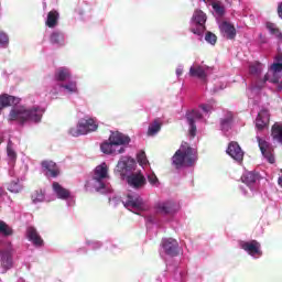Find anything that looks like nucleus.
Masks as SVG:
<instances>
[{"label": "nucleus", "mask_w": 282, "mask_h": 282, "mask_svg": "<svg viewBox=\"0 0 282 282\" xmlns=\"http://www.w3.org/2000/svg\"><path fill=\"white\" fill-rule=\"evenodd\" d=\"M139 164H147V154L144 152H140L137 156Z\"/></svg>", "instance_id": "obj_43"}, {"label": "nucleus", "mask_w": 282, "mask_h": 282, "mask_svg": "<svg viewBox=\"0 0 282 282\" xmlns=\"http://www.w3.org/2000/svg\"><path fill=\"white\" fill-rule=\"evenodd\" d=\"M182 74H184V69L176 68V76H182Z\"/></svg>", "instance_id": "obj_47"}, {"label": "nucleus", "mask_w": 282, "mask_h": 282, "mask_svg": "<svg viewBox=\"0 0 282 282\" xmlns=\"http://www.w3.org/2000/svg\"><path fill=\"white\" fill-rule=\"evenodd\" d=\"M162 248L170 257H177L180 254V243L173 238L164 239L162 241Z\"/></svg>", "instance_id": "obj_14"}, {"label": "nucleus", "mask_w": 282, "mask_h": 282, "mask_svg": "<svg viewBox=\"0 0 282 282\" xmlns=\"http://www.w3.org/2000/svg\"><path fill=\"white\" fill-rule=\"evenodd\" d=\"M100 150L101 153H105L106 155H120V153H124V148H120L118 149L117 147H115V144L112 143V141H105L100 144Z\"/></svg>", "instance_id": "obj_21"}, {"label": "nucleus", "mask_w": 282, "mask_h": 282, "mask_svg": "<svg viewBox=\"0 0 282 282\" xmlns=\"http://www.w3.org/2000/svg\"><path fill=\"white\" fill-rule=\"evenodd\" d=\"M240 248L245 250V252H248L251 257H254L257 254H261V243L257 240L251 241H241Z\"/></svg>", "instance_id": "obj_16"}, {"label": "nucleus", "mask_w": 282, "mask_h": 282, "mask_svg": "<svg viewBox=\"0 0 282 282\" xmlns=\"http://www.w3.org/2000/svg\"><path fill=\"white\" fill-rule=\"evenodd\" d=\"M205 41L210 45H215L217 43V35L215 33L208 31L205 35Z\"/></svg>", "instance_id": "obj_40"}, {"label": "nucleus", "mask_w": 282, "mask_h": 282, "mask_svg": "<svg viewBox=\"0 0 282 282\" xmlns=\"http://www.w3.org/2000/svg\"><path fill=\"white\" fill-rule=\"evenodd\" d=\"M276 39H279V41L282 43V33L280 32V34H278Z\"/></svg>", "instance_id": "obj_49"}, {"label": "nucleus", "mask_w": 282, "mask_h": 282, "mask_svg": "<svg viewBox=\"0 0 282 282\" xmlns=\"http://www.w3.org/2000/svg\"><path fill=\"white\" fill-rule=\"evenodd\" d=\"M259 180V174L254 172H247L241 176V182L249 186V188H252L254 184H257Z\"/></svg>", "instance_id": "obj_26"}, {"label": "nucleus", "mask_w": 282, "mask_h": 282, "mask_svg": "<svg viewBox=\"0 0 282 282\" xmlns=\"http://www.w3.org/2000/svg\"><path fill=\"white\" fill-rule=\"evenodd\" d=\"M72 78V72L67 67H59L55 72V80L58 83H65V80H69Z\"/></svg>", "instance_id": "obj_27"}, {"label": "nucleus", "mask_w": 282, "mask_h": 282, "mask_svg": "<svg viewBox=\"0 0 282 282\" xmlns=\"http://www.w3.org/2000/svg\"><path fill=\"white\" fill-rule=\"evenodd\" d=\"M126 208H133V210L144 212L148 210L144 199L138 195L128 194L126 200L123 202Z\"/></svg>", "instance_id": "obj_6"}, {"label": "nucleus", "mask_w": 282, "mask_h": 282, "mask_svg": "<svg viewBox=\"0 0 282 282\" xmlns=\"http://www.w3.org/2000/svg\"><path fill=\"white\" fill-rule=\"evenodd\" d=\"M64 40L65 36L63 35V33L57 31H54L50 36V42L52 43V45H58L63 43Z\"/></svg>", "instance_id": "obj_33"}, {"label": "nucleus", "mask_w": 282, "mask_h": 282, "mask_svg": "<svg viewBox=\"0 0 282 282\" xmlns=\"http://www.w3.org/2000/svg\"><path fill=\"white\" fill-rule=\"evenodd\" d=\"M278 15L282 19V1L278 4Z\"/></svg>", "instance_id": "obj_46"}, {"label": "nucleus", "mask_w": 282, "mask_h": 282, "mask_svg": "<svg viewBox=\"0 0 282 282\" xmlns=\"http://www.w3.org/2000/svg\"><path fill=\"white\" fill-rule=\"evenodd\" d=\"M127 182L132 188H143L147 186V177L141 172H135L127 176Z\"/></svg>", "instance_id": "obj_13"}, {"label": "nucleus", "mask_w": 282, "mask_h": 282, "mask_svg": "<svg viewBox=\"0 0 282 282\" xmlns=\"http://www.w3.org/2000/svg\"><path fill=\"white\" fill-rule=\"evenodd\" d=\"M26 237L29 241L35 246V248H43L45 241H43V238L34 227H28L26 229Z\"/></svg>", "instance_id": "obj_18"}, {"label": "nucleus", "mask_w": 282, "mask_h": 282, "mask_svg": "<svg viewBox=\"0 0 282 282\" xmlns=\"http://www.w3.org/2000/svg\"><path fill=\"white\" fill-rule=\"evenodd\" d=\"M154 210L159 215H173L175 213V203L167 200V202H160L154 205Z\"/></svg>", "instance_id": "obj_17"}, {"label": "nucleus", "mask_w": 282, "mask_h": 282, "mask_svg": "<svg viewBox=\"0 0 282 282\" xmlns=\"http://www.w3.org/2000/svg\"><path fill=\"white\" fill-rule=\"evenodd\" d=\"M62 89H65L68 94H78V86L76 82H69L68 84L59 85Z\"/></svg>", "instance_id": "obj_34"}, {"label": "nucleus", "mask_w": 282, "mask_h": 282, "mask_svg": "<svg viewBox=\"0 0 282 282\" xmlns=\"http://www.w3.org/2000/svg\"><path fill=\"white\" fill-rule=\"evenodd\" d=\"M0 267L2 268L1 273L6 274L8 270L14 268V260L12 258V249H6L0 251Z\"/></svg>", "instance_id": "obj_7"}, {"label": "nucleus", "mask_w": 282, "mask_h": 282, "mask_svg": "<svg viewBox=\"0 0 282 282\" xmlns=\"http://www.w3.org/2000/svg\"><path fill=\"white\" fill-rule=\"evenodd\" d=\"M162 130V122L160 119H154L153 122L148 128V135L153 137L158 135Z\"/></svg>", "instance_id": "obj_30"}, {"label": "nucleus", "mask_w": 282, "mask_h": 282, "mask_svg": "<svg viewBox=\"0 0 282 282\" xmlns=\"http://www.w3.org/2000/svg\"><path fill=\"white\" fill-rule=\"evenodd\" d=\"M31 199L33 204H39L45 199V194H43V191H35L31 195Z\"/></svg>", "instance_id": "obj_36"}, {"label": "nucleus", "mask_w": 282, "mask_h": 282, "mask_svg": "<svg viewBox=\"0 0 282 282\" xmlns=\"http://www.w3.org/2000/svg\"><path fill=\"white\" fill-rule=\"evenodd\" d=\"M261 72H263V65L260 62H256L249 66V74L251 76H261Z\"/></svg>", "instance_id": "obj_32"}, {"label": "nucleus", "mask_w": 282, "mask_h": 282, "mask_svg": "<svg viewBox=\"0 0 282 282\" xmlns=\"http://www.w3.org/2000/svg\"><path fill=\"white\" fill-rule=\"evenodd\" d=\"M10 43V37H8V34L6 32L0 31V45L6 47Z\"/></svg>", "instance_id": "obj_41"}, {"label": "nucleus", "mask_w": 282, "mask_h": 282, "mask_svg": "<svg viewBox=\"0 0 282 282\" xmlns=\"http://www.w3.org/2000/svg\"><path fill=\"white\" fill-rule=\"evenodd\" d=\"M189 76H192V78H199V80H206V78H208V74H206V68L199 65L192 66L189 68Z\"/></svg>", "instance_id": "obj_25"}, {"label": "nucleus", "mask_w": 282, "mask_h": 282, "mask_svg": "<svg viewBox=\"0 0 282 282\" xmlns=\"http://www.w3.org/2000/svg\"><path fill=\"white\" fill-rule=\"evenodd\" d=\"M257 142L267 162H269V164H274L276 159H274V148H272V144H270V142L265 141V139H262L261 137H257Z\"/></svg>", "instance_id": "obj_5"}, {"label": "nucleus", "mask_w": 282, "mask_h": 282, "mask_svg": "<svg viewBox=\"0 0 282 282\" xmlns=\"http://www.w3.org/2000/svg\"><path fill=\"white\" fill-rule=\"evenodd\" d=\"M267 30H269L270 34H273L274 36H278V34L281 36V30L276 28V24L272 22H267L265 24Z\"/></svg>", "instance_id": "obj_39"}, {"label": "nucleus", "mask_w": 282, "mask_h": 282, "mask_svg": "<svg viewBox=\"0 0 282 282\" xmlns=\"http://www.w3.org/2000/svg\"><path fill=\"white\" fill-rule=\"evenodd\" d=\"M267 80H269V83H270V80H272V78H270L269 74H265L262 79L257 77V79L254 82V88L256 89H263L265 87V82Z\"/></svg>", "instance_id": "obj_35"}, {"label": "nucleus", "mask_w": 282, "mask_h": 282, "mask_svg": "<svg viewBox=\"0 0 282 282\" xmlns=\"http://www.w3.org/2000/svg\"><path fill=\"white\" fill-rule=\"evenodd\" d=\"M282 90V86H278V91H281Z\"/></svg>", "instance_id": "obj_50"}, {"label": "nucleus", "mask_w": 282, "mask_h": 282, "mask_svg": "<svg viewBox=\"0 0 282 282\" xmlns=\"http://www.w3.org/2000/svg\"><path fill=\"white\" fill-rule=\"evenodd\" d=\"M278 186H280V188H282V176H279V178H278Z\"/></svg>", "instance_id": "obj_48"}, {"label": "nucleus", "mask_w": 282, "mask_h": 282, "mask_svg": "<svg viewBox=\"0 0 282 282\" xmlns=\"http://www.w3.org/2000/svg\"><path fill=\"white\" fill-rule=\"evenodd\" d=\"M206 13L204 11L197 9L194 11V14L192 17V23L196 28H192L191 32L193 34H196L197 36H202L204 32H206Z\"/></svg>", "instance_id": "obj_4"}, {"label": "nucleus", "mask_w": 282, "mask_h": 282, "mask_svg": "<svg viewBox=\"0 0 282 282\" xmlns=\"http://www.w3.org/2000/svg\"><path fill=\"white\" fill-rule=\"evenodd\" d=\"M109 142H112L118 149V147H124V144H129V142H131V138H129L127 134H123L122 132L117 131L110 134Z\"/></svg>", "instance_id": "obj_19"}, {"label": "nucleus", "mask_w": 282, "mask_h": 282, "mask_svg": "<svg viewBox=\"0 0 282 282\" xmlns=\"http://www.w3.org/2000/svg\"><path fill=\"white\" fill-rule=\"evenodd\" d=\"M268 124H270V111L268 109H262L256 119V127L259 131H263Z\"/></svg>", "instance_id": "obj_20"}, {"label": "nucleus", "mask_w": 282, "mask_h": 282, "mask_svg": "<svg viewBox=\"0 0 282 282\" xmlns=\"http://www.w3.org/2000/svg\"><path fill=\"white\" fill-rule=\"evenodd\" d=\"M212 8L215 10L218 17H224V14H226V8L221 6V2H213Z\"/></svg>", "instance_id": "obj_38"}, {"label": "nucleus", "mask_w": 282, "mask_h": 282, "mask_svg": "<svg viewBox=\"0 0 282 282\" xmlns=\"http://www.w3.org/2000/svg\"><path fill=\"white\" fill-rule=\"evenodd\" d=\"M200 109L205 112V113H210V111L213 110V106L210 105H202Z\"/></svg>", "instance_id": "obj_45"}, {"label": "nucleus", "mask_w": 282, "mask_h": 282, "mask_svg": "<svg viewBox=\"0 0 282 282\" xmlns=\"http://www.w3.org/2000/svg\"><path fill=\"white\" fill-rule=\"evenodd\" d=\"M197 162V153L186 142L182 143L180 149L172 156V164L175 169L193 166Z\"/></svg>", "instance_id": "obj_2"}, {"label": "nucleus", "mask_w": 282, "mask_h": 282, "mask_svg": "<svg viewBox=\"0 0 282 282\" xmlns=\"http://www.w3.org/2000/svg\"><path fill=\"white\" fill-rule=\"evenodd\" d=\"M0 232L4 237H10L14 231L6 224L3 220H0Z\"/></svg>", "instance_id": "obj_37"}, {"label": "nucleus", "mask_w": 282, "mask_h": 282, "mask_svg": "<svg viewBox=\"0 0 282 282\" xmlns=\"http://www.w3.org/2000/svg\"><path fill=\"white\" fill-rule=\"evenodd\" d=\"M227 154L230 155L232 160H236V162H243V150H241L237 141H231L228 144Z\"/></svg>", "instance_id": "obj_15"}, {"label": "nucleus", "mask_w": 282, "mask_h": 282, "mask_svg": "<svg viewBox=\"0 0 282 282\" xmlns=\"http://www.w3.org/2000/svg\"><path fill=\"white\" fill-rule=\"evenodd\" d=\"M21 102V98L10 96L8 94L1 95L0 96V107L2 109H6V107H12L14 105H19Z\"/></svg>", "instance_id": "obj_23"}, {"label": "nucleus", "mask_w": 282, "mask_h": 282, "mask_svg": "<svg viewBox=\"0 0 282 282\" xmlns=\"http://www.w3.org/2000/svg\"><path fill=\"white\" fill-rule=\"evenodd\" d=\"M53 191L58 199H69V196L72 195L69 189L62 187L58 182L53 183Z\"/></svg>", "instance_id": "obj_24"}, {"label": "nucleus", "mask_w": 282, "mask_h": 282, "mask_svg": "<svg viewBox=\"0 0 282 282\" xmlns=\"http://www.w3.org/2000/svg\"><path fill=\"white\" fill-rule=\"evenodd\" d=\"M41 166L46 177H58L61 175V170L54 161L44 160L41 162Z\"/></svg>", "instance_id": "obj_11"}, {"label": "nucleus", "mask_w": 282, "mask_h": 282, "mask_svg": "<svg viewBox=\"0 0 282 282\" xmlns=\"http://www.w3.org/2000/svg\"><path fill=\"white\" fill-rule=\"evenodd\" d=\"M270 72H272L273 74V77L270 79V83H272L273 85H279L282 72V54L275 56V62L270 66Z\"/></svg>", "instance_id": "obj_12"}, {"label": "nucleus", "mask_w": 282, "mask_h": 282, "mask_svg": "<svg viewBox=\"0 0 282 282\" xmlns=\"http://www.w3.org/2000/svg\"><path fill=\"white\" fill-rule=\"evenodd\" d=\"M94 131H98L96 120H94V118H83L79 120L77 129L72 128L69 133L74 138H78V135H87V133H91Z\"/></svg>", "instance_id": "obj_3"}, {"label": "nucleus", "mask_w": 282, "mask_h": 282, "mask_svg": "<svg viewBox=\"0 0 282 282\" xmlns=\"http://www.w3.org/2000/svg\"><path fill=\"white\" fill-rule=\"evenodd\" d=\"M185 118L189 126L188 133L191 138H195L197 135V126L195 124V120H202V112L197 110H191L186 112Z\"/></svg>", "instance_id": "obj_9"}, {"label": "nucleus", "mask_w": 282, "mask_h": 282, "mask_svg": "<svg viewBox=\"0 0 282 282\" xmlns=\"http://www.w3.org/2000/svg\"><path fill=\"white\" fill-rule=\"evenodd\" d=\"M1 109H2V108L0 107V111H1Z\"/></svg>", "instance_id": "obj_51"}, {"label": "nucleus", "mask_w": 282, "mask_h": 282, "mask_svg": "<svg viewBox=\"0 0 282 282\" xmlns=\"http://www.w3.org/2000/svg\"><path fill=\"white\" fill-rule=\"evenodd\" d=\"M271 137L274 142L282 144V124L274 123L271 128Z\"/></svg>", "instance_id": "obj_29"}, {"label": "nucleus", "mask_w": 282, "mask_h": 282, "mask_svg": "<svg viewBox=\"0 0 282 282\" xmlns=\"http://www.w3.org/2000/svg\"><path fill=\"white\" fill-rule=\"evenodd\" d=\"M58 11L52 10L47 13L45 25L46 28H56L58 25Z\"/></svg>", "instance_id": "obj_28"}, {"label": "nucleus", "mask_w": 282, "mask_h": 282, "mask_svg": "<svg viewBox=\"0 0 282 282\" xmlns=\"http://www.w3.org/2000/svg\"><path fill=\"white\" fill-rule=\"evenodd\" d=\"M7 153H8V158L11 160V162H17V152L12 148L8 147Z\"/></svg>", "instance_id": "obj_42"}, {"label": "nucleus", "mask_w": 282, "mask_h": 282, "mask_svg": "<svg viewBox=\"0 0 282 282\" xmlns=\"http://www.w3.org/2000/svg\"><path fill=\"white\" fill-rule=\"evenodd\" d=\"M148 182H150L152 186H155V184L159 182L158 176L154 173L148 175Z\"/></svg>", "instance_id": "obj_44"}, {"label": "nucleus", "mask_w": 282, "mask_h": 282, "mask_svg": "<svg viewBox=\"0 0 282 282\" xmlns=\"http://www.w3.org/2000/svg\"><path fill=\"white\" fill-rule=\"evenodd\" d=\"M108 173L109 167L107 166V163H101L95 169L94 180L99 185L97 186V191H102V188H105V183H102V180H107Z\"/></svg>", "instance_id": "obj_8"}, {"label": "nucleus", "mask_w": 282, "mask_h": 282, "mask_svg": "<svg viewBox=\"0 0 282 282\" xmlns=\"http://www.w3.org/2000/svg\"><path fill=\"white\" fill-rule=\"evenodd\" d=\"M234 118L235 117H234L232 112L226 113V117L220 120V127H221L223 131H228V129H230V124H232Z\"/></svg>", "instance_id": "obj_31"}, {"label": "nucleus", "mask_w": 282, "mask_h": 282, "mask_svg": "<svg viewBox=\"0 0 282 282\" xmlns=\"http://www.w3.org/2000/svg\"><path fill=\"white\" fill-rule=\"evenodd\" d=\"M133 169H135V160L129 156L121 158L117 164V171L123 176L129 175Z\"/></svg>", "instance_id": "obj_10"}, {"label": "nucleus", "mask_w": 282, "mask_h": 282, "mask_svg": "<svg viewBox=\"0 0 282 282\" xmlns=\"http://www.w3.org/2000/svg\"><path fill=\"white\" fill-rule=\"evenodd\" d=\"M219 28L221 34H224V36H226V39L229 41L235 40L237 36V29H235V25H232L230 22L224 21Z\"/></svg>", "instance_id": "obj_22"}, {"label": "nucleus", "mask_w": 282, "mask_h": 282, "mask_svg": "<svg viewBox=\"0 0 282 282\" xmlns=\"http://www.w3.org/2000/svg\"><path fill=\"white\" fill-rule=\"evenodd\" d=\"M43 113H45V110L40 107H33L32 109H25L24 107L13 108L9 113V120L20 122V124H25L28 120L41 122Z\"/></svg>", "instance_id": "obj_1"}]
</instances>
